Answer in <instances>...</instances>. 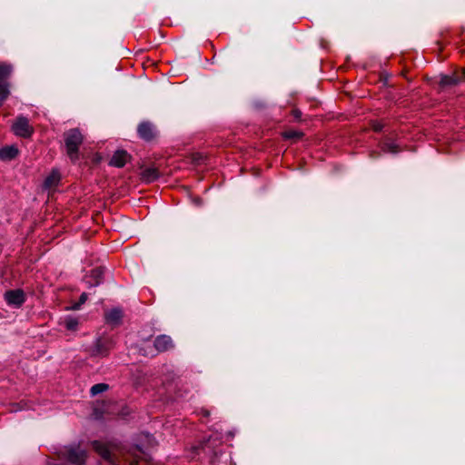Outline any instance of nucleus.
Instances as JSON below:
<instances>
[{
	"label": "nucleus",
	"mask_w": 465,
	"mask_h": 465,
	"mask_svg": "<svg viewBox=\"0 0 465 465\" xmlns=\"http://www.w3.org/2000/svg\"><path fill=\"white\" fill-rule=\"evenodd\" d=\"M123 318V312L118 308H114L105 312V321L107 323L118 325Z\"/></svg>",
	"instance_id": "13"
},
{
	"label": "nucleus",
	"mask_w": 465,
	"mask_h": 465,
	"mask_svg": "<svg viewBox=\"0 0 465 465\" xmlns=\"http://www.w3.org/2000/svg\"><path fill=\"white\" fill-rule=\"evenodd\" d=\"M200 413H201L203 417H209V415H210L209 411L204 410V409H202V410L200 411Z\"/></svg>",
	"instance_id": "25"
},
{
	"label": "nucleus",
	"mask_w": 465,
	"mask_h": 465,
	"mask_svg": "<svg viewBox=\"0 0 465 465\" xmlns=\"http://www.w3.org/2000/svg\"><path fill=\"white\" fill-rule=\"evenodd\" d=\"M61 180L60 173L53 170L44 182V187L48 190L54 189Z\"/></svg>",
	"instance_id": "14"
},
{
	"label": "nucleus",
	"mask_w": 465,
	"mask_h": 465,
	"mask_svg": "<svg viewBox=\"0 0 465 465\" xmlns=\"http://www.w3.org/2000/svg\"><path fill=\"white\" fill-rule=\"evenodd\" d=\"M114 348V341L109 337H99L89 349L93 357H106Z\"/></svg>",
	"instance_id": "3"
},
{
	"label": "nucleus",
	"mask_w": 465,
	"mask_h": 465,
	"mask_svg": "<svg viewBox=\"0 0 465 465\" xmlns=\"http://www.w3.org/2000/svg\"><path fill=\"white\" fill-rule=\"evenodd\" d=\"M12 132L19 137L29 138L34 134V127L25 116H18L12 124Z\"/></svg>",
	"instance_id": "6"
},
{
	"label": "nucleus",
	"mask_w": 465,
	"mask_h": 465,
	"mask_svg": "<svg viewBox=\"0 0 465 465\" xmlns=\"http://www.w3.org/2000/svg\"><path fill=\"white\" fill-rule=\"evenodd\" d=\"M131 159V155L124 150H117L113 154L109 164L114 167L122 168Z\"/></svg>",
	"instance_id": "11"
},
{
	"label": "nucleus",
	"mask_w": 465,
	"mask_h": 465,
	"mask_svg": "<svg viewBox=\"0 0 465 465\" xmlns=\"http://www.w3.org/2000/svg\"><path fill=\"white\" fill-rule=\"evenodd\" d=\"M66 153L72 162L79 158V148L84 142V137L79 129H70L64 134Z\"/></svg>",
	"instance_id": "2"
},
{
	"label": "nucleus",
	"mask_w": 465,
	"mask_h": 465,
	"mask_svg": "<svg viewBox=\"0 0 465 465\" xmlns=\"http://www.w3.org/2000/svg\"><path fill=\"white\" fill-rule=\"evenodd\" d=\"M104 272L102 267L94 268L84 276V281L88 287L98 286L103 282Z\"/></svg>",
	"instance_id": "8"
},
{
	"label": "nucleus",
	"mask_w": 465,
	"mask_h": 465,
	"mask_svg": "<svg viewBox=\"0 0 465 465\" xmlns=\"http://www.w3.org/2000/svg\"><path fill=\"white\" fill-rule=\"evenodd\" d=\"M60 456L66 459L72 464L84 465L87 458V453L79 447L69 446L60 450Z\"/></svg>",
	"instance_id": "4"
},
{
	"label": "nucleus",
	"mask_w": 465,
	"mask_h": 465,
	"mask_svg": "<svg viewBox=\"0 0 465 465\" xmlns=\"http://www.w3.org/2000/svg\"><path fill=\"white\" fill-rule=\"evenodd\" d=\"M13 72L11 64L6 63H0V84H8L6 80L10 77Z\"/></svg>",
	"instance_id": "15"
},
{
	"label": "nucleus",
	"mask_w": 465,
	"mask_h": 465,
	"mask_svg": "<svg viewBox=\"0 0 465 465\" xmlns=\"http://www.w3.org/2000/svg\"><path fill=\"white\" fill-rule=\"evenodd\" d=\"M138 136L147 142L151 143L157 139L159 131L156 125L150 121H143L137 126Z\"/></svg>",
	"instance_id": "5"
},
{
	"label": "nucleus",
	"mask_w": 465,
	"mask_h": 465,
	"mask_svg": "<svg viewBox=\"0 0 465 465\" xmlns=\"http://www.w3.org/2000/svg\"><path fill=\"white\" fill-rule=\"evenodd\" d=\"M381 149L384 153H396L399 152V147L396 143L389 141H383L381 143Z\"/></svg>",
	"instance_id": "18"
},
{
	"label": "nucleus",
	"mask_w": 465,
	"mask_h": 465,
	"mask_svg": "<svg viewBox=\"0 0 465 465\" xmlns=\"http://www.w3.org/2000/svg\"><path fill=\"white\" fill-rule=\"evenodd\" d=\"M291 115L293 116V118L296 120V121H299L301 122L302 119V113L300 109L298 108H293L292 111H291Z\"/></svg>",
	"instance_id": "23"
},
{
	"label": "nucleus",
	"mask_w": 465,
	"mask_h": 465,
	"mask_svg": "<svg viewBox=\"0 0 465 465\" xmlns=\"http://www.w3.org/2000/svg\"><path fill=\"white\" fill-rule=\"evenodd\" d=\"M4 298L8 305L16 308L21 307L26 300L25 293L22 289L6 291L4 294Z\"/></svg>",
	"instance_id": "7"
},
{
	"label": "nucleus",
	"mask_w": 465,
	"mask_h": 465,
	"mask_svg": "<svg viewBox=\"0 0 465 465\" xmlns=\"http://www.w3.org/2000/svg\"><path fill=\"white\" fill-rule=\"evenodd\" d=\"M9 94V84H0V106H2Z\"/></svg>",
	"instance_id": "20"
},
{
	"label": "nucleus",
	"mask_w": 465,
	"mask_h": 465,
	"mask_svg": "<svg viewBox=\"0 0 465 465\" xmlns=\"http://www.w3.org/2000/svg\"><path fill=\"white\" fill-rule=\"evenodd\" d=\"M140 169H141V173H140L141 179L143 182L147 183L156 181L161 175V173H160L158 167H156L155 165H151V166L143 165V166H141Z\"/></svg>",
	"instance_id": "9"
},
{
	"label": "nucleus",
	"mask_w": 465,
	"mask_h": 465,
	"mask_svg": "<svg viewBox=\"0 0 465 465\" xmlns=\"http://www.w3.org/2000/svg\"><path fill=\"white\" fill-rule=\"evenodd\" d=\"M304 134L300 131L287 130L282 133V137L287 140L298 141L303 137Z\"/></svg>",
	"instance_id": "17"
},
{
	"label": "nucleus",
	"mask_w": 465,
	"mask_h": 465,
	"mask_svg": "<svg viewBox=\"0 0 465 465\" xmlns=\"http://www.w3.org/2000/svg\"><path fill=\"white\" fill-rule=\"evenodd\" d=\"M153 346L157 352H164L173 349L174 344L170 336L162 334L155 338Z\"/></svg>",
	"instance_id": "10"
},
{
	"label": "nucleus",
	"mask_w": 465,
	"mask_h": 465,
	"mask_svg": "<svg viewBox=\"0 0 465 465\" xmlns=\"http://www.w3.org/2000/svg\"><path fill=\"white\" fill-rule=\"evenodd\" d=\"M463 74H464V76H465V69L463 70Z\"/></svg>",
	"instance_id": "26"
},
{
	"label": "nucleus",
	"mask_w": 465,
	"mask_h": 465,
	"mask_svg": "<svg viewBox=\"0 0 465 465\" xmlns=\"http://www.w3.org/2000/svg\"><path fill=\"white\" fill-rule=\"evenodd\" d=\"M108 385L105 383H97L92 386L90 391L92 395H96L105 391L108 389Z\"/></svg>",
	"instance_id": "21"
},
{
	"label": "nucleus",
	"mask_w": 465,
	"mask_h": 465,
	"mask_svg": "<svg viewBox=\"0 0 465 465\" xmlns=\"http://www.w3.org/2000/svg\"><path fill=\"white\" fill-rule=\"evenodd\" d=\"M19 153V150L15 145H8L0 148V160L11 161L15 159Z\"/></svg>",
	"instance_id": "12"
},
{
	"label": "nucleus",
	"mask_w": 465,
	"mask_h": 465,
	"mask_svg": "<svg viewBox=\"0 0 465 465\" xmlns=\"http://www.w3.org/2000/svg\"><path fill=\"white\" fill-rule=\"evenodd\" d=\"M94 450L112 465H138L139 457L136 451L142 452L140 447L125 450L116 444L104 443L100 440L92 442Z\"/></svg>",
	"instance_id": "1"
},
{
	"label": "nucleus",
	"mask_w": 465,
	"mask_h": 465,
	"mask_svg": "<svg viewBox=\"0 0 465 465\" xmlns=\"http://www.w3.org/2000/svg\"><path fill=\"white\" fill-rule=\"evenodd\" d=\"M87 294L85 292H83L79 298V304H84L87 301Z\"/></svg>",
	"instance_id": "24"
},
{
	"label": "nucleus",
	"mask_w": 465,
	"mask_h": 465,
	"mask_svg": "<svg viewBox=\"0 0 465 465\" xmlns=\"http://www.w3.org/2000/svg\"><path fill=\"white\" fill-rule=\"evenodd\" d=\"M370 124H371V129L376 133L381 132V130L383 129V127L385 125L382 122L378 121V120L371 121Z\"/></svg>",
	"instance_id": "22"
},
{
	"label": "nucleus",
	"mask_w": 465,
	"mask_h": 465,
	"mask_svg": "<svg viewBox=\"0 0 465 465\" xmlns=\"http://www.w3.org/2000/svg\"><path fill=\"white\" fill-rule=\"evenodd\" d=\"M460 77L456 74L442 75L440 77V85L442 87L452 86L458 84Z\"/></svg>",
	"instance_id": "16"
},
{
	"label": "nucleus",
	"mask_w": 465,
	"mask_h": 465,
	"mask_svg": "<svg viewBox=\"0 0 465 465\" xmlns=\"http://www.w3.org/2000/svg\"><path fill=\"white\" fill-rule=\"evenodd\" d=\"M79 322L76 318L74 317H66L64 320V325L68 331H75L78 327Z\"/></svg>",
	"instance_id": "19"
}]
</instances>
